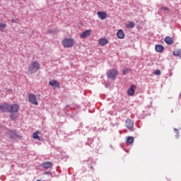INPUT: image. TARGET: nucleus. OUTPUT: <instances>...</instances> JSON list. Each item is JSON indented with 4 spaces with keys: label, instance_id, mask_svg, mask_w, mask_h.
<instances>
[{
    "label": "nucleus",
    "instance_id": "5701e85b",
    "mask_svg": "<svg viewBox=\"0 0 181 181\" xmlns=\"http://www.w3.org/2000/svg\"><path fill=\"white\" fill-rule=\"evenodd\" d=\"M154 74L156 76H160V70H156Z\"/></svg>",
    "mask_w": 181,
    "mask_h": 181
},
{
    "label": "nucleus",
    "instance_id": "0eeeda50",
    "mask_svg": "<svg viewBox=\"0 0 181 181\" xmlns=\"http://www.w3.org/2000/svg\"><path fill=\"white\" fill-rule=\"evenodd\" d=\"M136 89V86L132 85L130 88L127 90V94L129 96H132L135 94V90Z\"/></svg>",
    "mask_w": 181,
    "mask_h": 181
},
{
    "label": "nucleus",
    "instance_id": "423d86ee",
    "mask_svg": "<svg viewBox=\"0 0 181 181\" xmlns=\"http://www.w3.org/2000/svg\"><path fill=\"white\" fill-rule=\"evenodd\" d=\"M28 99L31 104H33L34 105H39V103L37 102V100L36 98V95L33 93L29 94Z\"/></svg>",
    "mask_w": 181,
    "mask_h": 181
},
{
    "label": "nucleus",
    "instance_id": "f3484780",
    "mask_svg": "<svg viewBox=\"0 0 181 181\" xmlns=\"http://www.w3.org/2000/svg\"><path fill=\"white\" fill-rule=\"evenodd\" d=\"M39 134H40V132L36 131L35 133H33V138L34 139H38V141H40V137H39Z\"/></svg>",
    "mask_w": 181,
    "mask_h": 181
},
{
    "label": "nucleus",
    "instance_id": "bb28decb",
    "mask_svg": "<svg viewBox=\"0 0 181 181\" xmlns=\"http://www.w3.org/2000/svg\"><path fill=\"white\" fill-rule=\"evenodd\" d=\"M13 23H15V21L12 20Z\"/></svg>",
    "mask_w": 181,
    "mask_h": 181
},
{
    "label": "nucleus",
    "instance_id": "9d476101",
    "mask_svg": "<svg viewBox=\"0 0 181 181\" xmlns=\"http://www.w3.org/2000/svg\"><path fill=\"white\" fill-rule=\"evenodd\" d=\"M52 166L53 163L50 161H47L41 164V168H43V169H50V168H52Z\"/></svg>",
    "mask_w": 181,
    "mask_h": 181
},
{
    "label": "nucleus",
    "instance_id": "aec40b11",
    "mask_svg": "<svg viewBox=\"0 0 181 181\" xmlns=\"http://www.w3.org/2000/svg\"><path fill=\"white\" fill-rule=\"evenodd\" d=\"M6 28V23H0V32H4V29Z\"/></svg>",
    "mask_w": 181,
    "mask_h": 181
},
{
    "label": "nucleus",
    "instance_id": "f03ea898",
    "mask_svg": "<svg viewBox=\"0 0 181 181\" xmlns=\"http://www.w3.org/2000/svg\"><path fill=\"white\" fill-rule=\"evenodd\" d=\"M39 70H40V64H39V62L34 61L29 65L28 71L30 74H35V73H37Z\"/></svg>",
    "mask_w": 181,
    "mask_h": 181
},
{
    "label": "nucleus",
    "instance_id": "4468645a",
    "mask_svg": "<svg viewBox=\"0 0 181 181\" xmlns=\"http://www.w3.org/2000/svg\"><path fill=\"white\" fill-rule=\"evenodd\" d=\"M117 36L118 39H124L125 37V34L124 33V30H119L117 33Z\"/></svg>",
    "mask_w": 181,
    "mask_h": 181
},
{
    "label": "nucleus",
    "instance_id": "6ab92c4d",
    "mask_svg": "<svg viewBox=\"0 0 181 181\" xmlns=\"http://www.w3.org/2000/svg\"><path fill=\"white\" fill-rule=\"evenodd\" d=\"M127 144H134V136H128Z\"/></svg>",
    "mask_w": 181,
    "mask_h": 181
},
{
    "label": "nucleus",
    "instance_id": "f257e3e1",
    "mask_svg": "<svg viewBox=\"0 0 181 181\" xmlns=\"http://www.w3.org/2000/svg\"><path fill=\"white\" fill-rule=\"evenodd\" d=\"M0 111L1 112H9L11 121H15L18 118L19 105L18 103L11 105L8 103H4L0 105Z\"/></svg>",
    "mask_w": 181,
    "mask_h": 181
},
{
    "label": "nucleus",
    "instance_id": "39448f33",
    "mask_svg": "<svg viewBox=\"0 0 181 181\" xmlns=\"http://www.w3.org/2000/svg\"><path fill=\"white\" fill-rule=\"evenodd\" d=\"M7 135L11 139H21V138H22V136H21L13 130H8L7 132Z\"/></svg>",
    "mask_w": 181,
    "mask_h": 181
},
{
    "label": "nucleus",
    "instance_id": "412c9836",
    "mask_svg": "<svg viewBox=\"0 0 181 181\" xmlns=\"http://www.w3.org/2000/svg\"><path fill=\"white\" fill-rule=\"evenodd\" d=\"M174 56H180V50L177 49L173 52Z\"/></svg>",
    "mask_w": 181,
    "mask_h": 181
},
{
    "label": "nucleus",
    "instance_id": "6e6552de",
    "mask_svg": "<svg viewBox=\"0 0 181 181\" xmlns=\"http://www.w3.org/2000/svg\"><path fill=\"white\" fill-rule=\"evenodd\" d=\"M90 35L91 30H86L80 34V37H81V39H86V37H88V36H90Z\"/></svg>",
    "mask_w": 181,
    "mask_h": 181
},
{
    "label": "nucleus",
    "instance_id": "4be33fe9",
    "mask_svg": "<svg viewBox=\"0 0 181 181\" xmlns=\"http://www.w3.org/2000/svg\"><path fill=\"white\" fill-rule=\"evenodd\" d=\"M128 71H131V69L129 68H127V69L123 70V74L124 75L127 74V73H128Z\"/></svg>",
    "mask_w": 181,
    "mask_h": 181
},
{
    "label": "nucleus",
    "instance_id": "b1692460",
    "mask_svg": "<svg viewBox=\"0 0 181 181\" xmlns=\"http://www.w3.org/2000/svg\"><path fill=\"white\" fill-rule=\"evenodd\" d=\"M162 9L163 11H169V8L168 7H162Z\"/></svg>",
    "mask_w": 181,
    "mask_h": 181
},
{
    "label": "nucleus",
    "instance_id": "9b49d317",
    "mask_svg": "<svg viewBox=\"0 0 181 181\" xmlns=\"http://www.w3.org/2000/svg\"><path fill=\"white\" fill-rule=\"evenodd\" d=\"M97 15L98 16V18L101 19L102 21H104V19H107L108 16V15H107V13L103 11H98L97 13Z\"/></svg>",
    "mask_w": 181,
    "mask_h": 181
},
{
    "label": "nucleus",
    "instance_id": "1a4fd4ad",
    "mask_svg": "<svg viewBox=\"0 0 181 181\" xmlns=\"http://www.w3.org/2000/svg\"><path fill=\"white\" fill-rule=\"evenodd\" d=\"M125 125L128 129H130V131H132V128H134V122L131 120V119H127L125 122Z\"/></svg>",
    "mask_w": 181,
    "mask_h": 181
},
{
    "label": "nucleus",
    "instance_id": "7ed1b4c3",
    "mask_svg": "<svg viewBox=\"0 0 181 181\" xmlns=\"http://www.w3.org/2000/svg\"><path fill=\"white\" fill-rule=\"evenodd\" d=\"M107 77L110 78V80H115L117 76H118V70L115 69H110L106 73Z\"/></svg>",
    "mask_w": 181,
    "mask_h": 181
},
{
    "label": "nucleus",
    "instance_id": "ddd939ff",
    "mask_svg": "<svg viewBox=\"0 0 181 181\" xmlns=\"http://www.w3.org/2000/svg\"><path fill=\"white\" fill-rule=\"evenodd\" d=\"M98 43L100 46H105V45H108V40L106 38H100L98 40Z\"/></svg>",
    "mask_w": 181,
    "mask_h": 181
},
{
    "label": "nucleus",
    "instance_id": "a211bd4d",
    "mask_svg": "<svg viewBox=\"0 0 181 181\" xmlns=\"http://www.w3.org/2000/svg\"><path fill=\"white\" fill-rule=\"evenodd\" d=\"M126 28H135V23L130 21L128 24L126 25Z\"/></svg>",
    "mask_w": 181,
    "mask_h": 181
},
{
    "label": "nucleus",
    "instance_id": "a878e982",
    "mask_svg": "<svg viewBox=\"0 0 181 181\" xmlns=\"http://www.w3.org/2000/svg\"><path fill=\"white\" fill-rule=\"evenodd\" d=\"M175 131H176V133H177V134H179V130H177V129H175Z\"/></svg>",
    "mask_w": 181,
    "mask_h": 181
},
{
    "label": "nucleus",
    "instance_id": "dca6fc26",
    "mask_svg": "<svg viewBox=\"0 0 181 181\" xmlns=\"http://www.w3.org/2000/svg\"><path fill=\"white\" fill-rule=\"evenodd\" d=\"M155 49H156V51L158 52V53H162V52H163L164 47L160 45H156L155 46Z\"/></svg>",
    "mask_w": 181,
    "mask_h": 181
},
{
    "label": "nucleus",
    "instance_id": "f8f14e48",
    "mask_svg": "<svg viewBox=\"0 0 181 181\" xmlns=\"http://www.w3.org/2000/svg\"><path fill=\"white\" fill-rule=\"evenodd\" d=\"M49 86L51 87H58V88H60V83L56 80H52L49 82Z\"/></svg>",
    "mask_w": 181,
    "mask_h": 181
},
{
    "label": "nucleus",
    "instance_id": "2eb2a0df",
    "mask_svg": "<svg viewBox=\"0 0 181 181\" xmlns=\"http://www.w3.org/2000/svg\"><path fill=\"white\" fill-rule=\"evenodd\" d=\"M165 42L167 45H173L174 42H173V38H172L170 36H167L165 38Z\"/></svg>",
    "mask_w": 181,
    "mask_h": 181
},
{
    "label": "nucleus",
    "instance_id": "20e7f679",
    "mask_svg": "<svg viewBox=\"0 0 181 181\" xmlns=\"http://www.w3.org/2000/svg\"><path fill=\"white\" fill-rule=\"evenodd\" d=\"M62 45L64 47H73L74 46V39L65 38L62 40Z\"/></svg>",
    "mask_w": 181,
    "mask_h": 181
},
{
    "label": "nucleus",
    "instance_id": "cd10ccee",
    "mask_svg": "<svg viewBox=\"0 0 181 181\" xmlns=\"http://www.w3.org/2000/svg\"><path fill=\"white\" fill-rule=\"evenodd\" d=\"M37 181H40V180H37Z\"/></svg>",
    "mask_w": 181,
    "mask_h": 181
},
{
    "label": "nucleus",
    "instance_id": "393cba45",
    "mask_svg": "<svg viewBox=\"0 0 181 181\" xmlns=\"http://www.w3.org/2000/svg\"><path fill=\"white\" fill-rule=\"evenodd\" d=\"M44 175H50V173H49V172H45V173H44Z\"/></svg>",
    "mask_w": 181,
    "mask_h": 181
}]
</instances>
